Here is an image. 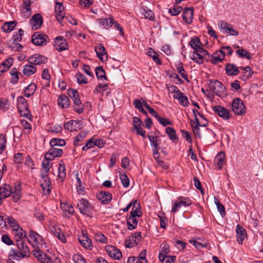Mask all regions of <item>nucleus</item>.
I'll return each instance as SVG.
<instances>
[{
  "mask_svg": "<svg viewBox=\"0 0 263 263\" xmlns=\"http://www.w3.org/2000/svg\"><path fill=\"white\" fill-rule=\"evenodd\" d=\"M16 245L18 249H11L9 253L10 260H20L30 256V251L25 240L16 239Z\"/></svg>",
  "mask_w": 263,
  "mask_h": 263,
  "instance_id": "nucleus-1",
  "label": "nucleus"
},
{
  "mask_svg": "<svg viewBox=\"0 0 263 263\" xmlns=\"http://www.w3.org/2000/svg\"><path fill=\"white\" fill-rule=\"evenodd\" d=\"M209 86L214 94L218 97H223L226 94V89L221 82L216 80H211Z\"/></svg>",
  "mask_w": 263,
  "mask_h": 263,
  "instance_id": "nucleus-2",
  "label": "nucleus"
},
{
  "mask_svg": "<svg viewBox=\"0 0 263 263\" xmlns=\"http://www.w3.org/2000/svg\"><path fill=\"white\" fill-rule=\"evenodd\" d=\"M77 207L80 212L83 215H86L89 217H92L93 206L86 199L82 198L77 204Z\"/></svg>",
  "mask_w": 263,
  "mask_h": 263,
  "instance_id": "nucleus-3",
  "label": "nucleus"
},
{
  "mask_svg": "<svg viewBox=\"0 0 263 263\" xmlns=\"http://www.w3.org/2000/svg\"><path fill=\"white\" fill-rule=\"evenodd\" d=\"M231 107L233 112L237 116L243 115L246 112L243 101L238 98L233 100Z\"/></svg>",
  "mask_w": 263,
  "mask_h": 263,
  "instance_id": "nucleus-4",
  "label": "nucleus"
},
{
  "mask_svg": "<svg viewBox=\"0 0 263 263\" xmlns=\"http://www.w3.org/2000/svg\"><path fill=\"white\" fill-rule=\"evenodd\" d=\"M48 36L41 32H35L31 36L32 43L36 46H44L49 42Z\"/></svg>",
  "mask_w": 263,
  "mask_h": 263,
  "instance_id": "nucleus-5",
  "label": "nucleus"
},
{
  "mask_svg": "<svg viewBox=\"0 0 263 263\" xmlns=\"http://www.w3.org/2000/svg\"><path fill=\"white\" fill-rule=\"evenodd\" d=\"M192 204V201L188 197L179 196L172 206V212L175 213L179 211L181 206H189Z\"/></svg>",
  "mask_w": 263,
  "mask_h": 263,
  "instance_id": "nucleus-6",
  "label": "nucleus"
},
{
  "mask_svg": "<svg viewBox=\"0 0 263 263\" xmlns=\"http://www.w3.org/2000/svg\"><path fill=\"white\" fill-rule=\"evenodd\" d=\"M41 179L40 180V185L42 188L43 192L44 195H49L51 192V181L48 174L46 173L41 174Z\"/></svg>",
  "mask_w": 263,
  "mask_h": 263,
  "instance_id": "nucleus-7",
  "label": "nucleus"
},
{
  "mask_svg": "<svg viewBox=\"0 0 263 263\" xmlns=\"http://www.w3.org/2000/svg\"><path fill=\"white\" fill-rule=\"evenodd\" d=\"M63 153V152L62 149L51 147L45 154V159L48 161H52L55 158L61 157Z\"/></svg>",
  "mask_w": 263,
  "mask_h": 263,
  "instance_id": "nucleus-8",
  "label": "nucleus"
},
{
  "mask_svg": "<svg viewBox=\"0 0 263 263\" xmlns=\"http://www.w3.org/2000/svg\"><path fill=\"white\" fill-rule=\"evenodd\" d=\"M64 128L70 132L81 129L83 126V122L79 120H70L64 124Z\"/></svg>",
  "mask_w": 263,
  "mask_h": 263,
  "instance_id": "nucleus-9",
  "label": "nucleus"
},
{
  "mask_svg": "<svg viewBox=\"0 0 263 263\" xmlns=\"http://www.w3.org/2000/svg\"><path fill=\"white\" fill-rule=\"evenodd\" d=\"M47 58L40 54H34L28 58V61L29 64L33 65H40L47 62Z\"/></svg>",
  "mask_w": 263,
  "mask_h": 263,
  "instance_id": "nucleus-10",
  "label": "nucleus"
},
{
  "mask_svg": "<svg viewBox=\"0 0 263 263\" xmlns=\"http://www.w3.org/2000/svg\"><path fill=\"white\" fill-rule=\"evenodd\" d=\"M97 57L102 61H106L108 59V54L106 50L103 45L99 44L95 48Z\"/></svg>",
  "mask_w": 263,
  "mask_h": 263,
  "instance_id": "nucleus-11",
  "label": "nucleus"
},
{
  "mask_svg": "<svg viewBox=\"0 0 263 263\" xmlns=\"http://www.w3.org/2000/svg\"><path fill=\"white\" fill-rule=\"evenodd\" d=\"M105 251L110 257L115 259L119 260L122 256L121 251L113 246H107L105 248Z\"/></svg>",
  "mask_w": 263,
  "mask_h": 263,
  "instance_id": "nucleus-12",
  "label": "nucleus"
},
{
  "mask_svg": "<svg viewBox=\"0 0 263 263\" xmlns=\"http://www.w3.org/2000/svg\"><path fill=\"white\" fill-rule=\"evenodd\" d=\"M133 122L134 127L136 129V134L141 135L143 138H145V131L142 128L143 122L139 118L134 117Z\"/></svg>",
  "mask_w": 263,
  "mask_h": 263,
  "instance_id": "nucleus-13",
  "label": "nucleus"
},
{
  "mask_svg": "<svg viewBox=\"0 0 263 263\" xmlns=\"http://www.w3.org/2000/svg\"><path fill=\"white\" fill-rule=\"evenodd\" d=\"M54 46L60 52L67 49L68 45L64 37L59 36L54 39Z\"/></svg>",
  "mask_w": 263,
  "mask_h": 263,
  "instance_id": "nucleus-14",
  "label": "nucleus"
},
{
  "mask_svg": "<svg viewBox=\"0 0 263 263\" xmlns=\"http://www.w3.org/2000/svg\"><path fill=\"white\" fill-rule=\"evenodd\" d=\"M213 110L215 113L224 120H227L230 118V112L228 109L221 105L213 106Z\"/></svg>",
  "mask_w": 263,
  "mask_h": 263,
  "instance_id": "nucleus-15",
  "label": "nucleus"
},
{
  "mask_svg": "<svg viewBox=\"0 0 263 263\" xmlns=\"http://www.w3.org/2000/svg\"><path fill=\"white\" fill-rule=\"evenodd\" d=\"M168 253V250L166 249L163 252H160L159 254V259L161 263H174L176 260L175 256L166 255Z\"/></svg>",
  "mask_w": 263,
  "mask_h": 263,
  "instance_id": "nucleus-16",
  "label": "nucleus"
},
{
  "mask_svg": "<svg viewBox=\"0 0 263 263\" xmlns=\"http://www.w3.org/2000/svg\"><path fill=\"white\" fill-rule=\"evenodd\" d=\"M97 197L103 204H108L111 202L112 199V195L111 193L102 191L97 194Z\"/></svg>",
  "mask_w": 263,
  "mask_h": 263,
  "instance_id": "nucleus-17",
  "label": "nucleus"
},
{
  "mask_svg": "<svg viewBox=\"0 0 263 263\" xmlns=\"http://www.w3.org/2000/svg\"><path fill=\"white\" fill-rule=\"evenodd\" d=\"M64 7L62 3L56 2L55 6V17L57 21L60 23H62V21L64 18L65 12L64 11Z\"/></svg>",
  "mask_w": 263,
  "mask_h": 263,
  "instance_id": "nucleus-18",
  "label": "nucleus"
},
{
  "mask_svg": "<svg viewBox=\"0 0 263 263\" xmlns=\"http://www.w3.org/2000/svg\"><path fill=\"white\" fill-rule=\"evenodd\" d=\"M225 55V52L220 49L219 50L215 52L212 54L210 62L213 64H216L218 62H221L224 59Z\"/></svg>",
  "mask_w": 263,
  "mask_h": 263,
  "instance_id": "nucleus-19",
  "label": "nucleus"
},
{
  "mask_svg": "<svg viewBox=\"0 0 263 263\" xmlns=\"http://www.w3.org/2000/svg\"><path fill=\"white\" fill-rule=\"evenodd\" d=\"M194 9L193 8H185L182 13V19L187 24H191L193 21Z\"/></svg>",
  "mask_w": 263,
  "mask_h": 263,
  "instance_id": "nucleus-20",
  "label": "nucleus"
},
{
  "mask_svg": "<svg viewBox=\"0 0 263 263\" xmlns=\"http://www.w3.org/2000/svg\"><path fill=\"white\" fill-rule=\"evenodd\" d=\"M236 232L237 234V240L239 244H242L245 238L247 237V232L246 230L238 224L236 228Z\"/></svg>",
  "mask_w": 263,
  "mask_h": 263,
  "instance_id": "nucleus-21",
  "label": "nucleus"
},
{
  "mask_svg": "<svg viewBox=\"0 0 263 263\" xmlns=\"http://www.w3.org/2000/svg\"><path fill=\"white\" fill-rule=\"evenodd\" d=\"M30 21L33 22V25L32 27V30H37L41 27L42 24V16L39 13L35 14L32 16L31 18L30 19Z\"/></svg>",
  "mask_w": 263,
  "mask_h": 263,
  "instance_id": "nucleus-22",
  "label": "nucleus"
},
{
  "mask_svg": "<svg viewBox=\"0 0 263 263\" xmlns=\"http://www.w3.org/2000/svg\"><path fill=\"white\" fill-rule=\"evenodd\" d=\"M214 165L221 170L225 162V154L223 152H220L217 154L214 159Z\"/></svg>",
  "mask_w": 263,
  "mask_h": 263,
  "instance_id": "nucleus-23",
  "label": "nucleus"
},
{
  "mask_svg": "<svg viewBox=\"0 0 263 263\" xmlns=\"http://www.w3.org/2000/svg\"><path fill=\"white\" fill-rule=\"evenodd\" d=\"M226 73L229 76H237L239 72V68L234 64H227L226 65Z\"/></svg>",
  "mask_w": 263,
  "mask_h": 263,
  "instance_id": "nucleus-24",
  "label": "nucleus"
},
{
  "mask_svg": "<svg viewBox=\"0 0 263 263\" xmlns=\"http://www.w3.org/2000/svg\"><path fill=\"white\" fill-rule=\"evenodd\" d=\"M51 231L53 233L54 235L57 237L59 240L63 243L66 242L65 236L59 227L53 226L51 228Z\"/></svg>",
  "mask_w": 263,
  "mask_h": 263,
  "instance_id": "nucleus-25",
  "label": "nucleus"
},
{
  "mask_svg": "<svg viewBox=\"0 0 263 263\" xmlns=\"http://www.w3.org/2000/svg\"><path fill=\"white\" fill-rule=\"evenodd\" d=\"M133 216H127L126 217V221L127 224V228L129 230H133L136 228L138 220L136 218Z\"/></svg>",
  "mask_w": 263,
  "mask_h": 263,
  "instance_id": "nucleus-26",
  "label": "nucleus"
},
{
  "mask_svg": "<svg viewBox=\"0 0 263 263\" xmlns=\"http://www.w3.org/2000/svg\"><path fill=\"white\" fill-rule=\"evenodd\" d=\"M12 193V188L9 184H5L0 187V198H5L9 196Z\"/></svg>",
  "mask_w": 263,
  "mask_h": 263,
  "instance_id": "nucleus-27",
  "label": "nucleus"
},
{
  "mask_svg": "<svg viewBox=\"0 0 263 263\" xmlns=\"http://www.w3.org/2000/svg\"><path fill=\"white\" fill-rule=\"evenodd\" d=\"M17 102L18 112L24 111V109L28 108L27 101L23 96H20L17 98Z\"/></svg>",
  "mask_w": 263,
  "mask_h": 263,
  "instance_id": "nucleus-28",
  "label": "nucleus"
},
{
  "mask_svg": "<svg viewBox=\"0 0 263 263\" xmlns=\"http://www.w3.org/2000/svg\"><path fill=\"white\" fill-rule=\"evenodd\" d=\"M81 246L86 249H91L92 248L91 240L87 236L83 235L79 239Z\"/></svg>",
  "mask_w": 263,
  "mask_h": 263,
  "instance_id": "nucleus-29",
  "label": "nucleus"
},
{
  "mask_svg": "<svg viewBox=\"0 0 263 263\" xmlns=\"http://www.w3.org/2000/svg\"><path fill=\"white\" fill-rule=\"evenodd\" d=\"M240 68L245 71L239 76V78L243 81L250 77L253 73V71L249 66L246 67H240Z\"/></svg>",
  "mask_w": 263,
  "mask_h": 263,
  "instance_id": "nucleus-30",
  "label": "nucleus"
},
{
  "mask_svg": "<svg viewBox=\"0 0 263 263\" xmlns=\"http://www.w3.org/2000/svg\"><path fill=\"white\" fill-rule=\"evenodd\" d=\"M36 68L33 64H27L24 66L23 72L24 75L30 76L35 73Z\"/></svg>",
  "mask_w": 263,
  "mask_h": 263,
  "instance_id": "nucleus-31",
  "label": "nucleus"
},
{
  "mask_svg": "<svg viewBox=\"0 0 263 263\" xmlns=\"http://www.w3.org/2000/svg\"><path fill=\"white\" fill-rule=\"evenodd\" d=\"M58 103L63 108H67L69 106V100L66 96L62 95L59 98Z\"/></svg>",
  "mask_w": 263,
  "mask_h": 263,
  "instance_id": "nucleus-32",
  "label": "nucleus"
},
{
  "mask_svg": "<svg viewBox=\"0 0 263 263\" xmlns=\"http://www.w3.org/2000/svg\"><path fill=\"white\" fill-rule=\"evenodd\" d=\"M16 25V21L5 22L2 26V30L4 32L9 33L12 31Z\"/></svg>",
  "mask_w": 263,
  "mask_h": 263,
  "instance_id": "nucleus-33",
  "label": "nucleus"
},
{
  "mask_svg": "<svg viewBox=\"0 0 263 263\" xmlns=\"http://www.w3.org/2000/svg\"><path fill=\"white\" fill-rule=\"evenodd\" d=\"M36 89V86L34 83H31L25 89L24 91V95L26 97L29 98L33 95Z\"/></svg>",
  "mask_w": 263,
  "mask_h": 263,
  "instance_id": "nucleus-34",
  "label": "nucleus"
},
{
  "mask_svg": "<svg viewBox=\"0 0 263 263\" xmlns=\"http://www.w3.org/2000/svg\"><path fill=\"white\" fill-rule=\"evenodd\" d=\"M98 21L101 26H104L106 28L111 27L114 23H115V20L112 17L100 18L98 20Z\"/></svg>",
  "mask_w": 263,
  "mask_h": 263,
  "instance_id": "nucleus-35",
  "label": "nucleus"
},
{
  "mask_svg": "<svg viewBox=\"0 0 263 263\" xmlns=\"http://www.w3.org/2000/svg\"><path fill=\"white\" fill-rule=\"evenodd\" d=\"M189 45L193 49L196 51L202 46L200 39L197 37H192L189 42Z\"/></svg>",
  "mask_w": 263,
  "mask_h": 263,
  "instance_id": "nucleus-36",
  "label": "nucleus"
},
{
  "mask_svg": "<svg viewBox=\"0 0 263 263\" xmlns=\"http://www.w3.org/2000/svg\"><path fill=\"white\" fill-rule=\"evenodd\" d=\"M165 132L171 140L174 142H176L178 138L174 128L171 127H166L165 129Z\"/></svg>",
  "mask_w": 263,
  "mask_h": 263,
  "instance_id": "nucleus-37",
  "label": "nucleus"
},
{
  "mask_svg": "<svg viewBox=\"0 0 263 263\" xmlns=\"http://www.w3.org/2000/svg\"><path fill=\"white\" fill-rule=\"evenodd\" d=\"M72 100L74 104V110L79 114L83 113L84 109L82 107H81V101L80 100L79 96L78 97L73 99Z\"/></svg>",
  "mask_w": 263,
  "mask_h": 263,
  "instance_id": "nucleus-38",
  "label": "nucleus"
},
{
  "mask_svg": "<svg viewBox=\"0 0 263 263\" xmlns=\"http://www.w3.org/2000/svg\"><path fill=\"white\" fill-rule=\"evenodd\" d=\"M176 68L177 72L180 74L181 77L186 81L189 82L187 75L182 66V63L179 62L176 64Z\"/></svg>",
  "mask_w": 263,
  "mask_h": 263,
  "instance_id": "nucleus-39",
  "label": "nucleus"
},
{
  "mask_svg": "<svg viewBox=\"0 0 263 263\" xmlns=\"http://www.w3.org/2000/svg\"><path fill=\"white\" fill-rule=\"evenodd\" d=\"M236 52V54L241 58L247 59L248 60H251L252 59L251 53L247 50L243 48L237 50Z\"/></svg>",
  "mask_w": 263,
  "mask_h": 263,
  "instance_id": "nucleus-40",
  "label": "nucleus"
},
{
  "mask_svg": "<svg viewBox=\"0 0 263 263\" xmlns=\"http://www.w3.org/2000/svg\"><path fill=\"white\" fill-rule=\"evenodd\" d=\"M147 138L149 140L151 145L153 148L156 147H160L159 146V145L160 142V139L159 138V137L158 136H153L151 135H148Z\"/></svg>",
  "mask_w": 263,
  "mask_h": 263,
  "instance_id": "nucleus-41",
  "label": "nucleus"
},
{
  "mask_svg": "<svg viewBox=\"0 0 263 263\" xmlns=\"http://www.w3.org/2000/svg\"><path fill=\"white\" fill-rule=\"evenodd\" d=\"M147 55L151 57L153 61L158 65L161 64V62L159 58V55L152 48H149L147 51Z\"/></svg>",
  "mask_w": 263,
  "mask_h": 263,
  "instance_id": "nucleus-42",
  "label": "nucleus"
},
{
  "mask_svg": "<svg viewBox=\"0 0 263 263\" xmlns=\"http://www.w3.org/2000/svg\"><path fill=\"white\" fill-rule=\"evenodd\" d=\"M58 176L60 178L63 179L65 178L66 175V166L63 160L60 161L58 168Z\"/></svg>",
  "mask_w": 263,
  "mask_h": 263,
  "instance_id": "nucleus-43",
  "label": "nucleus"
},
{
  "mask_svg": "<svg viewBox=\"0 0 263 263\" xmlns=\"http://www.w3.org/2000/svg\"><path fill=\"white\" fill-rule=\"evenodd\" d=\"M142 13L144 15L145 18H148L152 21L155 20V16L154 13L147 7H145L142 9Z\"/></svg>",
  "mask_w": 263,
  "mask_h": 263,
  "instance_id": "nucleus-44",
  "label": "nucleus"
},
{
  "mask_svg": "<svg viewBox=\"0 0 263 263\" xmlns=\"http://www.w3.org/2000/svg\"><path fill=\"white\" fill-rule=\"evenodd\" d=\"M191 59L196 63L199 64L202 63L203 61V55L196 50L193 51Z\"/></svg>",
  "mask_w": 263,
  "mask_h": 263,
  "instance_id": "nucleus-45",
  "label": "nucleus"
},
{
  "mask_svg": "<svg viewBox=\"0 0 263 263\" xmlns=\"http://www.w3.org/2000/svg\"><path fill=\"white\" fill-rule=\"evenodd\" d=\"M6 224L7 223L10 225V226L12 228L13 230H16L18 228V225L17 224V221L15 220L12 217L8 216L7 215L6 216Z\"/></svg>",
  "mask_w": 263,
  "mask_h": 263,
  "instance_id": "nucleus-46",
  "label": "nucleus"
},
{
  "mask_svg": "<svg viewBox=\"0 0 263 263\" xmlns=\"http://www.w3.org/2000/svg\"><path fill=\"white\" fill-rule=\"evenodd\" d=\"M140 203L137 202V204H136V207H133L132 210L130 212L129 215L137 217H141L142 213L140 211Z\"/></svg>",
  "mask_w": 263,
  "mask_h": 263,
  "instance_id": "nucleus-47",
  "label": "nucleus"
},
{
  "mask_svg": "<svg viewBox=\"0 0 263 263\" xmlns=\"http://www.w3.org/2000/svg\"><path fill=\"white\" fill-rule=\"evenodd\" d=\"M66 144L64 140L59 138H53L50 141L51 147H55V146H64Z\"/></svg>",
  "mask_w": 263,
  "mask_h": 263,
  "instance_id": "nucleus-48",
  "label": "nucleus"
},
{
  "mask_svg": "<svg viewBox=\"0 0 263 263\" xmlns=\"http://www.w3.org/2000/svg\"><path fill=\"white\" fill-rule=\"evenodd\" d=\"M214 202L216 205L217 208L219 212L220 213L221 216L222 217H224L226 214L224 205L220 203L219 200L215 197L214 198Z\"/></svg>",
  "mask_w": 263,
  "mask_h": 263,
  "instance_id": "nucleus-49",
  "label": "nucleus"
},
{
  "mask_svg": "<svg viewBox=\"0 0 263 263\" xmlns=\"http://www.w3.org/2000/svg\"><path fill=\"white\" fill-rule=\"evenodd\" d=\"M96 74L98 79H105L107 80V78L105 76V71L102 67H97L96 68Z\"/></svg>",
  "mask_w": 263,
  "mask_h": 263,
  "instance_id": "nucleus-50",
  "label": "nucleus"
},
{
  "mask_svg": "<svg viewBox=\"0 0 263 263\" xmlns=\"http://www.w3.org/2000/svg\"><path fill=\"white\" fill-rule=\"evenodd\" d=\"M76 187L77 192L79 193V194H83L85 191V188L82 186V183L80 178L79 177L78 174H77L76 175Z\"/></svg>",
  "mask_w": 263,
  "mask_h": 263,
  "instance_id": "nucleus-51",
  "label": "nucleus"
},
{
  "mask_svg": "<svg viewBox=\"0 0 263 263\" xmlns=\"http://www.w3.org/2000/svg\"><path fill=\"white\" fill-rule=\"evenodd\" d=\"M182 10V7L179 6H175L173 7L170 8L169 9L168 12L172 16H177L180 13Z\"/></svg>",
  "mask_w": 263,
  "mask_h": 263,
  "instance_id": "nucleus-52",
  "label": "nucleus"
},
{
  "mask_svg": "<svg viewBox=\"0 0 263 263\" xmlns=\"http://www.w3.org/2000/svg\"><path fill=\"white\" fill-rule=\"evenodd\" d=\"M95 238L96 241L102 243H106L107 242V237L101 232L97 233L95 235Z\"/></svg>",
  "mask_w": 263,
  "mask_h": 263,
  "instance_id": "nucleus-53",
  "label": "nucleus"
},
{
  "mask_svg": "<svg viewBox=\"0 0 263 263\" xmlns=\"http://www.w3.org/2000/svg\"><path fill=\"white\" fill-rule=\"evenodd\" d=\"M86 136V133L84 132H81L79 133V134L75 137L74 140L73 141V145L74 146H78L79 145V142L82 141Z\"/></svg>",
  "mask_w": 263,
  "mask_h": 263,
  "instance_id": "nucleus-54",
  "label": "nucleus"
},
{
  "mask_svg": "<svg viewBox=\"0 0 263 263\" xmlns=\"http://www.w3.org/2000/svg\"><path fill=\"white\" fill-rule=\"evenodd\" d=\"M10 107V103L8 100L0 98V109L6 111Z\"/></svg>",
  "mask_w": 263,
  "mask_h": 263,
  "instance_id": "nucleus-55",
  "label": "nucleus"
},
{
  "mask_svg": "<svg viewBox=\"0 0 263 263\" xmlns=\"http://www.w3.org/2000/svg\"><path fill=\"white\" fill-rule=\"evenodd\" d=\"M120 179L123 186L127 187L129 185V180L125 174H120Z\"/></svg>",
  "mask_w": 263,
  "mask_h": 263,
  "instance_id": "nucleus-56",
  "label": "nucleus"
},
{
  "mask_svg": "<svg viewBox=\"0 0 263 263\" xmlns=\"http://www.w3.org/2000/svg\"><path fill=\"white\" fill-rule=\"evenodd\" d=\"M24 35V31L22 29H20L18 32L14 34L13 39L14 43L21 42L22 40V36Z\"/></svg>",
  "mask_w": 263,
  "mask_h": 263,
  "instance_id": "nucleus-57",
  "label": "nucleus"
},
{
  "mask_svg": "<svg viewBox=\"0 0 263 263\" xmlns=\"http://www.w3.org/2000/svg\"><path fill=\"white\" fill-rule=\"evenodd\" d=\"M6 137L3 134H0V154H2L6 148Z\"/></svg>",
  "mask_w": 263,
  "mask_h": 263,
  "instance_id": "nucleus-58",
  "label": "nucleus"
},
{
  "mask_svg": "<svg viewBox=\"0 0 263 263\" xmlns=\"http://www.w3.org/2000/svg\"><path fill=\"white\" fill-rule=\"evenodd\" d=\"M138 243V241H136V240H134V237H133L132 236H130L129 238L127 240H126L125 242V245L126 247L127 248H132L134 246L137 245Z\"/></svg>",
  "mask_w": 263,
  "mask_h": 263,
  "instance_id": "nucleus-59",
  "label": "nucleus"
},
{
  "mask_svg": "<svg viewBox=\"0 0 263 263\" xmlns=\"http://www.w3.org/2000/svg\"><path fill=\"white\" fill-rule=\"evenodd\" d=\"M143 98H141L140 99H135L133 101V105L135 106V107L139 110V111L143 108Z\"/></svg>",
  "mask_w": 263,
  "mask_h": 263,
  "instance_id": "nucleus-60",
  "label": "nucleus"
},
{
  "mask_svg": "<svg viewBox=\"0 0 263 263\" xmlns=\"http://www.w3.org/2000/svg\"><path fill=\"white\" fill-rule=\"evenodd\" d=\"M16 239L24 240L23 239L27 237L26 236V232L24 231L22 228L20 230H16ZM16 241V240H15Z\"/></svg>",
  "mask_w": 263,
  "mask_h": 263,
  "instance_id": "nucleus-61",
  "label": "nucleus"
},
{
  "mask_svg": "<svg viewBox=\"0 0 263 263\" xmlns=\"http://www.w3.org/2000/svg\"><path fill=\"white\" fill-rule=\"evenodd\" d=\"M29 236L33 241L36 243L39 242V239L42 238L40 235L33 230H30Z\"/></svg>",
  "mask_w": 263,
  "mask_h": 263,
  "instance_id": "nucleus-62",
  "label": "nucleus"
},
{
  "mask_svg": "<svg viewBox=\"0 0 263 263\" xmlns=\"http://www.w3.org/2000/svg\"><path fill=\"white\" fill-rule=\"evenodd\" d=\"M38 260L42 263H52V260L45 253H43L40 255V257L37 259Z\"/></svg>",
  "mask_w": 263,
  "mask_h": 263,
  "instance_id": "nucleus-63",
  "label": "nucleus"
},
{
  "mask_svg": "<svg viewBox=\"0 0 263 263\" xmlns=\"http://www.w3.org/2000/svg\"><path fill=\"white\" fill-rule=\"evenodd\" d=\"M146 250H142L139 255V258L137 259H139V263H147V260L146 259Z\"/></svg>",
  "mask_w": 263,
  "mask_h": 263,
  "instance_id": "nucleus-64",
  "label": "nucleus"
}]
</instances>
